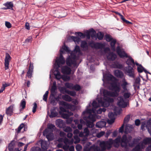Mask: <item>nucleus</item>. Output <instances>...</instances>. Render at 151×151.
I'll return each mask as SVG.
<instances>
[{
	"instance_id": "1",
	"label": "nucleus",
	"mask_w": 151,
	"mask_h": 151,
	"mask_svg": "<svg viewBox=\"0 0 151 151\" xmlns=\"http://www.w3.org/2000/svg\"><path fill=\"white\" fill-rule=\"evenodd\" d=\"M132 138L131 136L127 137L126 134L123 135L122 137L120 136H118L114 139V146L115 147L118 148L119 146V143H120L121 146L126 149H128V146L132 147L134 146L135 142H137V140L134 139L132 143H129Z\"/></svg>"
},
{
	"instance_id": "2",
	"label": "nucleus",
	"mask_w": 151,
	"mask_h": 151,
	"mask_svg": "<svg viewBox=\"0 0 151 151\" xmlns=\"http://www.w3.org/2000/svg\"><path fill=\"white\" fill-rule=\"evenodd\" d=\"M126 61V63L128 65L127 66L124 68L125 73L129 77L134 78L135 77L134 67L137 61H134V60L131 56H129Z\"/></svg>"
},
{
	"instance_id": "3",
	"label": "nucleus",
	"mask_w": 151,
	"mask_h": 151,
	"mask_svg": "<svg viewBox=\"0 0 151 151\" xmlns=\"http://www.w3.org/2000/svg\"><path fill=\"white\" fill-rule=\"evenodd\" d=\"M111 87L110 89L114 91H111L106 90L103 91V95L104 97L108 96L113 97H118L120 91V87L118 86L116 83H112L111 84Z\"/></svg>"
},
{
	"instance_id": "4",
	"label": "nucleus",
	"mask_w": 151,
	"mask_h": 151,
	"mask_svg": "<svg viewBox=\"0 0 151 151\" xmlns=\"http://www.w3.org/2000/svg\"><path fill=\"white\" fill-rule=\"evenodd\" d=\"M76 35L77 34L79 37H75L73 36H71L70 37V39L74 41L76 44H78L81 40V38H83L85 37L86 35L85 34L82 33L81 32H76Z\"/></svg>"
},
{
	"instance_id": "5",
	"label": "nucleus",
	"mask_w": 151,
	"mask_h": 151,
	"mask_svg": "<svg viewBox=\"0 0 151 151\" xmlns=\"http://www.w3.org/2000/svg\"><path fill=\"white\" fill-rule=\"evenodd\" d=\"M63 53V51L61 50L59 57L57 58L56 60L55 64L58 68L60 67V64L63 65L65 63V59L62 55V54Z\"/></svg>"
},
{
	"instance_id": "6",
	"label": "nucleus",
	"mask_w": 151,
	"mask_h": 151,
	"mask_svg": "<svg viewBox=\"0 0 151 151\" xmlns=\"http://www.w3.org/2000/svg\"><path fill=\"white\" fill-rule=\"evenodd\" d=\"M116 51L117 54L120 58H128L130 56L128 55L123 50L121 49V47L119 46H118L116 47Z\"/></svg>"
},
{
	"instance_id": "7",
	"label": "nucleus",
	"mask_w": 151,
	"mask_h": 151,
	"mask_svg": "<svg viewBox=\"0 0 151 151\" xmlns=\"http://www.w3.org/2000/svg\"><path fill=\"white\" fill-rule=\"evenodd\" d=\"M43 134L44 136L46 137L48 141H50L53 140L52 131H50L49 129H45L43 132Z\"/></svg>"
},
{
	"instance_id": "8",
	"label": "nucleus",
	"mask_w": 151,
	"mask_h": 151,
	"mask_svg": "<svg viewBox=\"0 0 151 151\" xmlns=\"http://www.w3.org/2000/svg\"><path fill=\"white\" fill-rule=\"evenodd\" d=\"M89 45L92 48L96 49H102L104 48L105 45L100 42L95 43L93 41L90 42Z\"/></svg>"
},
{
	"instance_id": "9",
	"label": "nucleus",
	"mask_w": 151,
	"mask_h": 151,
	"mask_svg": "<svg viewBox=\"0 0 151 151\" xmlns=\"http://www.w3.org/2000/svg\"><path fill=\"white\" fill-rule=\"evenodd\" d=\"M34 66L32 63H30V65L29 67L26 76V78H31L32 77V73L33 72Z\"/></svg>"
},
{
	"instance_id": "10",
	"label": "nucleus",
	"mask_w": 151,
	"mask_h": 151,
	"mask_svg": "<svg viewBox=\"0 0 151 151\" xmlns=\"http://www.w3.org/2000/svg\"><path fill=\"white\" fill-rule=\"evenodd\" d=\"M11 57L8 53H6L4 60L5 69L6 70L9 68V63L11 59Z\"/></svg>"
},
{
	"instance_id": "11",
	"label": "nucleus",
	"mask_w": 151,
	"mask_h": 151,
	"mask_svg": "<svg viewBox=\"0 0 151 151\" xmlns=\"http://www.w3.org/2000/svg\"><path fill=\"white\" fill-rule=\"evenodd\" d=\"M129 85V83L127 81L125 78L122 80L121 82V86L123 90V92L125 91H128L129 89L127 88V86Z\"/></svg>"
},
{
	"instance_id": "12",
	"label": "nucleus",
	"mask_w": 151,
	"mask_h": 151,
	"mask_svg": "<svg viewBox=\"0 0 151 151\" xmlns=\"http://www.w3.org/2000/svg\"><path fill=\"white\" fill-rule=\"evenodd\" d=\"M58 109L57 107H53L51 108L50 110L51 114L49 115L50 117L52 118L57 116L58 115Z\"/></svg>"
},
{
	"instance_id": "13",
	"label": "nucleus",
	"mask_w": 151,
	"mask_h": 151,
	"mask_svg": "<svg viewBox=\"0 0 151 151\" xmlns=\"http://www.w3.org/2000/svg\"><path fill=\"white\" fill-rule=\"evenodd\" d=\"M107 59L109 60L113 61L115 60L117 56L116 54L113 52H109L107 55Z\"/></svg>"
},
{
	"instance_id": "14",
	"label": "nucleus",
	"mask_w": 151,
	"mask_h": 151,
	"mask_svg": "<svg viewBox=\"0 0 151 151\" xmlns=\"http://www.w3.org/2000/svg\"><path fill=\"white\" fill-rule=\"evenodd\" d=\"M3 5L5 6V7H3L2 8V9L3 10L12 9L14 6L12 1H7L6 3L3 4Z\"/></svg>"
},
{
	"instance_id": "15",
	"label": "nucleus",
	"mask_w": 151,
	"mask_h": 151,
	"mask_svg": "<svg viewBox=\"0 0 151 151\" xmlns=\"http://www.w3.org/2000/svg\"><path fill=\"white\" fill-rule=\"evenodd\" d=\"M61 71L65 74L70 75L71 72V69L67 66L63 67L61 68Z\"/></svg>"
},
{
	"instance_id": "16",
	"label": "nucleus",
	"mask_w": 151,
	"mask_h": 151,
	"mask_svg": "<svg viewBox=\"0 0 151 151\" xmlns=\"http://www.w3.org/2000/svg\"><path fill=\"white\" fill-rule=\"evenodd\" d=\"M66 64L69 66H71L73 65H76V60H73L70 56H69L66 59Z\"/></svg>"
},
{
	"instance_id": "17",
	"label": "nucleus",
	"mask_w": 151,
	"mask_h": 151,
	"mask_svg": "<svg viewBox=\"0 0 151 151\" xmlns=\"http://www.w3.org/2000/svg\"><path fill=\"white\" fill-rule=\"evenodd\" d=\"M118 98H119V100L117 105L122 107H125L126 106V105L123 97L122 96H120Z\"/></svg>"
},
{
	"instance_id": "18",
	"label": "nucleus",
	"mask_w": 151,
	"mask_h": 151,
	"mask_svg": "<svg viewBox=\"0 0 151 151\" xmlns=\"http://www.w3.org/2000/svg\"><path fill=\"white\" fill-rule=\"evenodd\" d=\"M114 73L115 76L118 78H122L124 76L123 72L118 70H115L114 72Z\"/></svg>"
},
{
	"instance_id": "19",
	"label": "nucleus",
	"mask_w": 151,
	"mask_h": 151,
	"mask_svg": "<svg viewBox=\"0 0 151 151\" xmlns=\"http://www.w3.org/2000/svg\"><path fill=\"white\" fill-rule=\"evenodd\" d=\"M106 123L104 121H100L98 122L96 124V127L99 128H101L105 126Z\"/></svg>"
},
{
	"instance_id": "20",
	"label": "nucleus",
	"mask_w": 151,
	"mask_h": 151,
	"mask_svg": "<svg viewBox=\"0 0 151 151\" xmlns=\"http://www.w3.org/2000/svg\"><path fill=\"white\" fill-rule=\"evenodd\" d=\"M116 42V39H114L110 42V45L111 50L113 51H115L116 50L115 48V44Z\"/></svg>"
},
{
	"instance_id": "21",
	"label": "nucleus",
	"mask_w": 151,
	"mask_h": 151,
	"mask_svg": "<svg viewBox=\"0 0 151 151\" xmlns=\"http://www.w3.org/2000/svg\"><path fill=\"white\" fill-rule=\"evenodd\" d=\"M41 147L43 150H46L48 148V145L46 141H42L41 142Z\"/></svg>"
},
{
	"instance_id": "22",
	"label": "nucleus",
	"mask_w": 151,
	"mask_h": 151,
	"mask_svg": "<svg viewBox=\"0 0 151 151\" xmlns=\"http://www.w3.org/2000/svg\"><path fill=\"white\" fill-rule=\"evenodd\" d=\"M62 98L63 100L66 101L70 102L72 100V98L68 95H63Z\"/></svg>"
},
{
	"instance_id": "23",
	"label": "nucleus",
	"mask_w": 151,
	"mask_h": 151,
	"mask_svg": "<svg viewBox=\"0 0 151 151\" xmlns=\"http://www.w3.org/2000/svg\"><path fill=\"white\" fill-rule=\"evenodd\" d=\"M6 113L7 115L9 116H11L12 114V107L11 106L6 109Z\"/></svg>"
},
{
	"instance_id": "24",
	"label": "nucleus",
	"mask_w": 151,
	"mask_h": 151,
	"mask_svg": "<svg viewBox=\"0 0 151 151\" xmlns=\"http://www.w3.org/2000/svg\"><path fill=\"white\" fill-rule=\"evenodd\" d=\"M136 65L137 66V70L139 73H141L143 71V70L144 69V68L142 66V65L139 64V63H136Z\"/></svg>"
},
{
	"instance_id": "25",
	"label": "nucleus",
	"mask_w": 151,
	"mask_h": 151,
	"mask_svg": "<svg viewBox=\"0 0 151 151\" xmlns=\"http://www.w3.org/2000/svg\"><path fill=\"white\" fill-rule=\"evenodd\" d=\"M104 37V34L101 32H99L96 34V37L99 40H101Z\"/></svg>"
},
{
	"instance_id": "26",
	"label": "nucleus",
	"mask_w": 151,
	"mask_h": 151,
	"mask_svg": "<svg viewBox=\"0 0 151 151\" xmlns=\"http://www.w3.org/2000/svg\"><path fill=\"white\" fill-rule=\"evenodd\" d=\"M106 142L103 141L100 143V146L101 147V151H104L106 150Z\"/></svg>"
},
{
	"instance_id": "27",
	"label": "nucleus",
	"mask_w": 151,
	"mask_h": 151,
	"mask_svg": "<svg viewBox=\"0 0 151 151\" xmlns=\"http://www.w3.org/2000/svg\"><path fill=\"white\" fill-rule=\"evenodd\" d=\"M129 90V89H128V91H125L123 92L124 93L123 96L125 99L129 98L131 95Z\"/></svg>"
},
{
	"instance_id": "28",
	"label": "nucleus",
	"mask_w": 151,
	"mask_h": 151,
	"mask_svg": "<svg viewBox=\"0 0 151 151\" xmlns=\"http://www.w3.org/2000/svg\"><path fill=\"white\" fill-rule=\"evenodd\" d=\"M103 100L104 101L109 103H113L114 101V100L113 98L107 97V96L106 97H104V98H103Z\"/></svg>"
},
{
	"instance_id": "29",
	"label": "nucleus",
	"mask_w": 151,
	"mask_h": 151,
	"mask_svg": "<svg viewBox=\"0 0 151 151\" xmlns=\"http://www.w3.org/2000/svg\"><path fill=\"white\" fill-rule=\"evenodd\" d=\"M105 38L106 41L108 42L111 41L114 39H113L111 35L109 34H106L105 35Z\"/></svg>"
},
{
	"instance_id": "30",
	"label": "nucleus",
	"mask_w": 151,
	"mask_h": 151,
	"mask_svg": "<svg viewBox=\"0 0 151 151\" xmlns=\"http://www.w3.org/2000/svg\"><path fill=\"white\" fill-rule=\"evenodd\" d=\"M26 102L24 99H23L21 101L20 106L22 107V108L20 109L21 111L22 109H23L25 108L26 106Z\"/></svg>"
},
{
	"instance_id": "31",
	"label": "nucleus",
	"mask_w": 151,
	"mask_h": 151,
	"mask_svg": "<svg viewBox=\"0 0 151 151\" xmlns=\"http://www.w3.org/2000/svg\"><path fill=\"white\" fill-rule=\"evenodd\" d=\"M65 86L67 88L70 89H73V84L71 83H66L65 84Z\"/></svg>"
},
{
	"instance_id": "32",
	"label": "nucleus",
	"mask_w": 151,
	"mask_h": 151,
	"mask_svg": "<svg viewBox=\"0 0 151 151\" xmlns=\"http://www.w3.org/2000/svg\"><path fill=\"white\" fill-rule=\"evenodd\" d=\"M55 128L56 127L54 125L52 124H49L47 125V129H49L50 131H51V130L53 131V130L55 129Z\"/></svg>"
},
{
	"instance_id": "33",
	"label": "nucleus",
	"mask_w": 151,
	"mask_h": 151,
	"mask_svg": "<svg viewBox=\"0 0 151 151\" xmlns=\"http://www.w3.org/2000/svg\"><path fill=\"white\" fill-rule=\"evenodd\" d=\"M81 46L83 48H86L88 46L87 42L85 40L82 41L81 43Z\"/></svg>"
},
{
	"instance_id": "34",
	"label": "nucleus",
	"mask_w": 151,
	"mask_h": 151,
	"mask_svg": "<svg viewBox=\"0 0 151 151\" xmlns=\"http://www.w3.org/2000/svg\"><path fill=\"white\" fill-rule=\"evenodd\" d=\"M93 122L92 121L91 122L89 121H87L86 125L87 127L89 128H93L94 126V124H93Z\"/></svg>"
},
{
	"instance_id": "35",
	"label": "nucleus",
	"mask_w": 151,
	"mask_h": 151,
	"mask_svg": "<svg viewBox=\"0 0 151 151\" xmlns=\"http://www.w3.org/2000/svg\"><path fill=\"white\" fill-rule=\"evenodd\" d=\"M63 130L67 132H71L72 130V128L69 126L66 127H64Z\"/></svg>"
},
{
	"instance_id": "36",
	"label": "nucleus",
	"mask_w": 151,
	"mask_h": 151,
	"mask_svg": "<svg viewBox=\"0 0 151 151\" xmlns=\"http://www.w3.org/2000/svg\"><path fill=\"white\" fill-rule=\"evenodd\" d=\"M67 94L71 96H75L76 95V93L75 91L68 90V91H67Z\"/></svg>"
},
{
	"instance_id": "37",
	"label": "nucleus",
	"mask_w": 151,
	"mask_h": 151,
	"mask_svg": "<svg viewBox=\"0 0 151 151\" xmlns=\"http://www.w3.org/2000/svg\"><path fill=\"white\" fill-rule=\"evenodd\" d=\"M59 104L60 105L68 107L69 106V104L65 101H60Z\"/></svg>"
},
{
	"instance_id": "38",
	"label": "nucleus",
	"mask_w": 151,
	"mask_h": 151,
	"mask_svg": "<svg viewBox=\"0 0 151 151\" xmlns=\"http://www.w3.org/2000/svg\"><path fill=\"white\" fill-rule=\"evenodd\" d=\"M68 90H67L66 88L64 87H61L60 88V92L63 94H64L65 93H67V91Z\"/></svg>"
},
{
	"instance_id": "39",
	"label": "nucleus",
	"mask_w": 151,
	"mask_h": 151,
	"mask_svg": "<svg viewBox=\"0 0 151 151\" xmlns=\"http://www.w3.org/2000/svg\"><path fill=\"white\" fill-rule=\"evenodd\" d=\"M56 71L57 73L56 74L54 73V75L56 79L58 80H59L61 78L60 73L58 70H57Z\"/></svg>"
},
{
	"instance_id": "40",
	"label": "nucleus",
	"mask_w": 151,
	"mask_h": 151,
	"mask_svg": "<svg viewBox=\"0 0 151 151\" xmlns=\"http://www.w3.org/2000/svg\"><path fill=\"white\" fill-rule=\"evenodd\" d=\"M146 127L149 133L151 135V123L150 122H147Z\"/></svg>"
},
{
	"instance_id": "41",
	"label": "nucleus",
	"mask_w": 151,
	"mask_h": 151,
	"mask_svg": "<svg viewBox=\"0 0 151 151\" xmlns=\"http://www.w3.org/2000/svg\"><path fill=\"white\" fill-rule=\"evenodd\" d=\"M150 142H151V138H147L143 140V143L146 145L150 143Z\"/></svg>"
},
{
	"instance_id": "42",
	"label": "nucleus",
	"mask_w": 151,
	"mask_h": 151,
	"mask_svg": "<svg viewBox=\"0 0 151 151\" xmlns=\"http://www.w3.org/2000/svg\"><path fill=\"white\" fill-rule=\"evenodd\" d=\"M84 133L85 134V136L88 137L90 131L88 128V127L85 128L83 131Z\"/></svg>"
},
{
	"instance_id": "43",
	"label": "nucleus",
	"mask_w": 151,
	"mask_h": 151,
	"mask_svg": "<svg viewBox=\"0 0 151 151\" xmlns=\"http://www.w3.org/2000/svg\"><path fill=\"white\" fill-rule=\"evenodd\" d=\"M87 118L92 122H94L95 120L94 116L91 114H89Z\"/></svg>"
},
{
	"instance_id": "44",
	"label": "nucleus",
	"mask_w": 151,
	"mask_h": 151,
	"mask_svg": "<svg viewBox=\"0 0 151 151\" xmlns=\"http://www.w3.org/2000/svg\"><path fill=\"white\" fill-rule=\"evenodd\" d=\"M49 93L48 91H47L45 93L43 96V99L44 101H47V99L48 97V95Z\"/></svg>"
},
{
	"instance_id": "45",
	"label": "nucleus",
	"mask_w": 151,
	"mask_h": 151,
	"mask_svg": "<svg viewBox=\"0 0 151 151\" xmlns=\"http://www.w3.org/2000/svg\"><path fill=\"white\" fill-rule=\"evenodd\" d=\"M81 89L80 86L78 84H76L73 86V89H74L76 91H79Z\"/></svg>"
},
{
	"instance_id": "46",
	"label": "nucleus",
	"mask_w": 151,
	"mask_h": 151,
	"mask_svg": "<svg viewBox=\"0 0 151 151\" xmlns=\"http://www.w3.org/2000/svg\"><path fill=\"white\" fill-rule=\"evenodd\" d=\"M140 147L139 144L137 145L135 147L133 148L131 151H140Z\"/></svg>"
},
{
	"instance_id": "47",
	"label": "nucleus",
	"mask_w": 151,
	"mask_h": 151,
	"mask_svg": "<svg viewBox=\"0 0 151 151\" xmlns=\"http://www.w3.org/2000/svg\"><path fill=\"white\" fill-rule=\"evenodd\" d=\"M73 52L75 53L80 52L81 50L79 47L78 45H76L75 49Z\"/></svg>"
},
{
	"instance_id": "48",
	"label": "nucleus",
	"mask_w": 151,
	"mask_h": 151,
	"mask_svg": "<svg viewBox=\"0 0 151 151\" xmlns=\"http://www.w3.org/2000/svg\"><path fill=\"white\" fill-rule=\"evenodd\" d=\"M25 125L23 123L21 124L17 128V133H19L21 131V129L24 127Z\"/></svg>"
},
{
	"instance_id": "49",
	"label": "nucleus",
	"mask_w": 151,
	"mask_h": 151,
	"mask_svg": "<svg viewBox=\"0 0 151 151\" xmlns=\"http://www.w3.org/2000/svg\"><path fill=\"white\" fill-rule=\"evenodd\" d=\"M92 105L93 107L95 109L97 108L99 106V104L95 101H94L92 103Z\"/></svg>"
},
{
	"instance_id": "50",
	"label": "nucleus",
	"mask_w": 151,
	"mask_h": 151,
	"mask_svg": "<svg viewBox=\"0 0 151 151\" xmlns=\"http://www.w3.org/2000/svg\"><path fill=\"white\" fill-rule=\"evenodd\" d=\"M56 101L54 97L53 98H52L51 99L50 101V103L53 105H56L57 104V102H56Z\"/></svg>"
},
{
	"instance_id": "51",
	"label": "nucleus",
	"mask_w": 151,
	"mask_h": 151,
	"mask_svg": "<svg viewBox=\"0 0 151 151\" xmlns=\"http://www.w3.org/2000/svg\"><path fill=\"white\" fill-rule=\"evenodd\" d=\"M9 85L7 83H5L3 84L2 86L0 89V91H1V93H2L3 91L4 90L5 88L8 86H9Z\"/></svg>"
},
{
	"instance_id": "52",
	"label": "nucleus",
	"mask_w": 151,
	"mask_h": 151,
	"mask_svg": "<svg viewBox=\"0 0 151 151\" xmlns=\"http://www.w3.org/2000/svg\"><path fill=\"white\" fill-rule=\"evenodd\" d=\"M63 49L68 53H69L70 51L68 47L65 45H64L62 47Z\"/></svg>"
},
{
	"instance_id": "53",
	"label": "nucleus",
	"mask_w": 151,
	"mask_h": 151,
	"mask_svg": "<svg viewBox=\"0 0 151 151\" xmlns=\"http://www.w3.org/2000/svg\"><path fill=\"white\" fill-rule=\"evenodd\" d=\"M37 107V104L36 102L34 103V106L32 108V111L33 113H35L36 111V109Z\"/></svg>"
},
{
	"instance_id": "54",
	"label": "nucleus",
	"mask_w": 151,
	"mask_h": 151,
	"mask_svg": "<svg viewBox=\"0 0 151 151\" xmlns=\"http://www.w3.org/2000/svg\"><path fill=\"white\" fill-rule=\"evenodd\" d=\"M91 31H87V32H86V34L85 35H86V36L87 39H90L91 37Z\"/></svg>"
},
{
	"instance_id": "55",
	"label": "nucleus",
	"mask_w": 151,
	"mask_h": 151,
	"mask_svg": "<svg viewBox=\"0 0 151 151\" xmlns=\"http://www.w3.org/2000/svg\"><path fill=\"white\" fill-rule=\"evenodd\" d=\"M91 32H92L93 33L91 34V37L92 38H93L95 37H96V32L93 29H92V30L91 31Z\"/></svg>"
},
{
	"instance_id": "56",
	"label": "nucleus",
	"mask_w": 151,
	"mask_h": 151,
	"mask_svg": "<svg viewBox=\"0 0 151 151\" xmlns=\"http://www.w3.org/2000/svg\"><path fill=\"white\" fill-rule=\"evenodd\" d=\"M130 115H128L124 119V123L127 122L129 120Z\"/></svg>"
},
{
	"instance_id": "57",
	"label": "nucleus",
	"mask_w": 151,
	"mask_h": 151,
	"mask_svg": "<svg viewBox=\"0 0 151 151\" xmlns=\"http://www.w3.org/2000/svg\"><path fill=\"white\" fill-rule=\"evenodd\" d=\"M82 148L81 146L79 144L77 145L76 146V149L77 151H80Z\"/></svg>"
},
{
	"instance_id": "58",
	"label": "nucleus",
	"mask_w": 151,
	"mask_h": 151,
	"mask_svg": "<svg viewBox=\"0 0 151 151\" xmlns=\"http://www.w3.org/2000/svg\"><path fill=\"white\" fill-rule=\"evenodd\" d=\"M32 37L31 36H30L25 40V42L26 43L31 42L32 41Z\"/></svg>"
},
{
	"instance_id": "59",
	"label": "nucleus",
	"mask_w": 151,
	"mask_h": 151,
	"mask_svg": "<svg viewBox=\"0 0 151 151\" xmlns=\"http://www.w3.org/2000/svg\"><path fill=\"white\" fill-rule=\"evenodd\" d=\"M103 103L101 106L104 107H108L110 104V103L104 101Z\"/></svg>"
},
{
	"instance_id": "60",
	"label": "nucleus",
	"mask_w": 151,
	"mask_h": 151,
	"mask_svg": "<svg viewBox=\"0 0 151 151\" xmlns=\"http://www.w3.org/2000/svg\"><path fill=\"white\" fill-rule=\"evenodd\" d=\"M5 25L8 28H10L12 27V25L10 23L7 21L5 22Z\"/></svg>"
},
{
	"instance_id": "61",
	"label": "nucleus",
	"mask_w": 151,
	"mask_h": 151,
	"mask_svg": "<svg viewBox=\"0 0 151 151\" xmlns=\"http://www.w3.org/2000/svg\"><path fill=\"white\" fill-rule=\"evenodd\" d=\"M62 117L64 119H67L69 118L70 115L66 113H63L62 114Z\"/></svg>"
},
{
	"instance_id": "62",
	"label": "nucleus",
	"mask_w": 151,
	"mask_h": 151,
	"mask_svg": "<svg viewBox=\"0 0 151 151\" xmlns=\"http://www.w3.org/2000/svg\"><path fill=\"white\" fill-rule=\"evenodd\" d=\"M114 140H113L112 139H109V140L106 142L107 144L112 145H113L114 143Z\"/></svg>"
},
{
	"instance_id": "63",
	"label": "nucleus",
	"mask_w": 151,
	"mask_h": 151,
	"mask_svg": "<svg viewBox=\"0 0 151 151\" xmlns=\"http://www.w3.org/2000/svg\"><path fill=\"white\" fill-rule=\"evenodd\" d=\"M73 121V119L72 118H68L66 120V122L67 124H71Z\"/></svg>"
},
{
	"instance_id": "64",
	"label": "nucleus",
	"mask_w": 151,
	"mask_h": 151,
	"mask_svg": "<svg viewBox=\"0 0 151 151\" xmlns=\"http://www.w3.org/2000/svg\"><path fill=\"white\" fill-rule=\"evenodd\" d=\"M116 68H117L122 69L123 68V65L119 63H117L116 65Z\"/></svg>"
}]
</instances>
